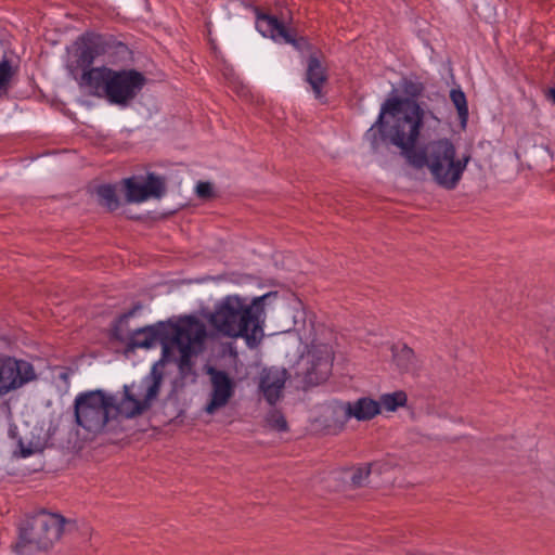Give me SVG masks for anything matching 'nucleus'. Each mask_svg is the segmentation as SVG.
Listing matches in <instances>:
<instances>
[{"mask_svg":"<svg viewBox=\"0 0 555 555\" xmlns=\"http://www.w3.org/2000/svg\"><path fill=\"white\" fill-rule=\"evenodd\" d=\"M392 359L397 367L402 372H413L416 367L414 352L403 344L391 347Z\"/></svg>","mask_w":555,"mask_h":555,"instance_id":"nucleus-17","label":"nucleus"},{"mask_svg":"<svg viewBox=\"0 0 555 555\" xmlns=\"http://www.w3.org/2000/svg\"><path fill=\"white\" fill-rule=\"evenodd\" d=\"M95 194L102 206L113 211L119 207V199L116 194V188L112 184H101L95 189Z\"/></svg>","mask_w":555,"mask_h":555,"instance_id":"nucleus-18","label":"nucleus"},{"mask_svg":"<svg viewBox=\"0 0 555 555\" xmlns=\"http://www.w3.org/2000/svg\"><path fill=\"white\" fill-rule=\"evenodd\" d=\"M406 402V395L403 391H396L392 393H385L380 397L379 409L384 408L387 411H396L399 406H403Z\"/></svg>","mask_w":555,"mask_h":555,"instance_id":"nucleus-20","label":"nucleus"},{"mask_svg":"<svg viewBox=\"0 0 555 555\" xmlns=\"http://www.w3.org/2000/svg\"><path fill=\"white\" fill-rule=\"evenodd\" d=\"M276 427L280 429V430H284L286 429V421L282 417V416H279L278 420H276Z\"/></svg>","mask_w":555,"mask_h":555,"instance_id":"nucleus-24","label":"nucleus"},{"mask_svg":"<svg viewBox=\"0 0 555 555\" xmlns=\"http://www.w3.org/2000/svg\"><path fill=\"white\" fill-rule=\"evenodd\" d=\"M470 160V155L456 156L455 145L449 139L428 142L411 157L410 165L415 169L426 167L433 180L446 190H454L461 181Z\"/></svg>","mask_w":555,"mask_h":555,"instance_id":"nucleus-6","label":"nucleus"},{"mask_svg":"<svg viewBox=\"0 0 555 555\" xmlns=\"http://www.w3.org/2000/svg\"><path fill=\"white\" fill-rule=\"evenodd\" d=\"M122 183L128 203H142L150 197H160L165 191L164 180L154 173H149L143 183H139L135 177L127 178Z\"/></svg>","mask_w":555,"mask_h":555,"instance_id":"nucleus-9","label":"nucleus"},{"mask_svg":"<svg viewBox=\"0 0 555 555\" xmlns=\"http://www.w3.org/2000/svg\"><path fill=\"white\" fill-rule=\"evenodd\" d=\"M137 310L138 308H133L118 318L112 330L113 337L120 341L128 340L131 349H149L160 344L163 360L177 361L182 372L191 370L192 357L202 350L206 338L204 323L190 315L177 323L159 322L127 333L124 327Z\"/></svg>","mask_w":555,"mask_h":555,"instance_id":"nucleus-1","label":"nucleus"},{"mask_svg":"<svg viewBox=\"0 0 555 555\" xmlns=\"http://www.w3.org/2000/svg\"><path fill=\"white\" fill-rule=\"evenodd\" d=\"M340 409L346 420L369 421L380 413L379 403L370 398H360L354 402H344Z\"/></svg>","mask_w":555,"mask_h":555,"instance_id":"nucleus-13","label":"nucleus"},{"mask_svg":"<svg viewBox=\"0 0 555 555\" xmlns=\"http://www.w3.org/2000/svg\"><path fill=\"white\" fill-rule=\"evenodd\" d=\"M269 294L249 300L238 295H229L216 305L210 314V325L229 338H244L250 349L257 348L264 333V300Z\"/></svg>","mask_w":555,"mask_h":555,"instance_id":"nucleus-5","label":"nucleus"},{"mask_svg":"<svg viewBox=\"0 0 555 555\" xmlns=\"http://www.w3.org/2000/svg\"><path fill=\"white\" fill-rule=\"evenodd\" d=\"M196 194L201 198H208L212 194V186L209 182H198L196 185Z\"/></svg>","mask_w":555,"mask_h":555,"instance_id":"nucleus-22","label":"nucleus"},{"mask_svg":"<svg viewBox=\"0 0 555 555\" xmlns=\"http://www.w3.org/2000/svg\"><path fill=\"white\" fill-rule=\"evenodd\" d=\"M65 524L67 519L62 515L40 512L20 528L16 548L23 552L26 546L34 545L37 550H48L61 538Z\"/></svg>","mask_w":555,"mask_h":555,"instance_id":"nucleus-7","label":"nucleus"},{"mask_svg":"<svg viewBox=\"0 0 555 555\" xmlns=\"http://www.w3.org/2000/svg\"><path fill=\"white\" fill-rule=\"evenodd\" d=\"M31 363L12 357L0 356V396H7L36 379Z\"/></svg>","mask_w":555,"mask_h":555,"instance_id":"nucleus-8","label":"nucleus"},{"mask_svg":"<svg viewBox=\"0 0 555 555\" xmlns=\"http://www.w3.org/2000/svg\"><path fill=\"white\" fill-rule=\"evenodd\" d=\"M376 472V464L344 468L337 473L339 481L350 486H361L364 482H373L371 475Z\"/></svg>","mask_w":555,"mask_h":555,"instance_id":"nucleus-15","label":"nucleus"},{"mask_svg":"<svg viewBox=\"0 0 555 555\" xmlns=\"http://www.w3.org/2000/svg\"><path fill=\"white\" fill-rule=\"evenodd\" d=\"M423 109L413 100L387 99L376 122L366 131L365 139L373 150H377L380 142L389 141L401 150L410 164L411 157L420 151L415 144L423 126Z\"/></svg>","mask_w":555,"mask_h":555,"instance_id":"nucleus-4","label":"nucleus"},{"mask_svg":"<svg viewBox=\"0 0 555 555\" xmlns=\"http://www.w3.org/2000/svg\"><path fill=\"white\" fill-rule=\"evenodd\" d=\"M13 75L14 69L10 61L2 60L0 62V98L8 93Z\"/></svg>","mask_w":555,"mask_h":555,"instance_id":"nucleus-21","label":"nucleus"},{"mask_svg":"<svg viewBox=\"0 0 555 555\" xmlns=\"http://www.w3.org/2000/svg\"><path fill=\"white\" fill-rule=\"evenodd\" d=\"M550 98L553 101V103L555 104V88L550 90Z\"/></svg>","mask_w":555,"mask_h":555,"instance_id":"nucleus-25","label":"nucleus"},{"mask_svg":"<svg viewBox=\"0 0 555 555\" xmlns=\"http://www.w3.org/2000/svg\"><path fill=\"white\" fill-rule=\"evenodd\" d=\"M208 374L210 376L211 393L205 410L208 414H214L228 404L234 395L235 384L223 371L210 367Z\"/></svg>","mask_w":555,"mask_h":555,"instance_id":"nucleus-10","label":"nucleus"},{"mask_svg":"<svg viewBox=\"0 0 555 555\" xmlns=\"http://www.w3.org/2000/svg\"><path fill=\"white\" fill-rule=\"evenodd\" d=\"M306 80L311 86L314 96L321 99L323 96L322 87L327 81V74L317 56L312 55L308 60Z\"/></svg>","mask_w":555,"mask_h":555,"instance_id":"nucleus-14","label":"nucleus"},{"mask_svg":"<svg viewBox=\"0 0 555 555\" xmlns=\"http://www.w3.org/2000/svg\"><path fill=\"white\" fill-rule=\"evenodd\" d=\"M285 382L286 371L284 369L263 370L259 387L269 404L273 405L280 400Z\"/></svg>","mask_w":555,"mask_h":555,"instance_id":"nucleus-12","label":"nucleus"},{"mask_svg":"<svg viewBox=\"0 0 555 555\" xmlns=\"http://www.w3.org/2000/svg\"><path fill=\"white\" fill-rule=\"evenodd\" d=\"M20 452L22 457H28L33 455L36 452V449H34L31 446L25 447L23 442H20Z\"/></svg>","mask_w":555,"mask_h":555,"instance_id":"nucleus-23","label":"nucleus"},{"mask_svg":"<svg viewBox=\"0 0 555 555\" xmlns=\"http://www.w3.org/2000/svg\"><path fill=\"white\" fill-rule=\"evenodd\" d=\"M311 357V366L307 369L306 379L309 384H320L324 382L331 373L332 359L328 352L317 360L314 359V354Z\"/></svg>","mask_w":555,"mask_h":555,"instance_id":"nucleus-16","label":"nucleus"},{"mask_svg":"<svg viewBox=\"0 0 555 555\" xmlns=\"http://www.w3.org/2000/svg\"><path fill=\"white\" fill-rule=\"evenodd\" d=\"M257 30L267 38H271L275 42H285L296 46V40L287 30L284 24L275 16L257 11L256 20Z\"/></svg>","mask_w":555,"mask_h":555,"instance_id":"nucleus-11","label":"nucleus"},{"mask_svg":"<svg viewBox=\"0 0 555 555\" xmlns=\"http://www.w3.org/2000/svg\"><path fill=\"white\" fill-rule=\"evenodd\" d=\"M450 99L455 106L462 128L466 127L468 120V106L465 93L461 89H452Z\"/></svg>","mask_w":555,"mask_h":555,"instance_id":"nucleus-19","label":"nucleus"},{"mask_svg":"<svg viewBox=\"0 0 555 555\" xmlns=\"http://www.w3.org/2000/svg\"><path fill=\"white\" fill-rule=\"evenodd\" d=\"M163 374L154 366L139 383L124 386L121 396L101 389L80 392L74 401L77 425L90 433H99L111 417L121 414L128 418L142 414L158 396Z\"/></svg>","mask_w":555,"mask_h":555,"instance_id":"nucleus-2","label":"nucleus"},{"mask_svg":"<svg viewBox=\"0 0 555 555\" xmlns=\"http://www.w3.org/2000/svg\"><path fill=\"white\" fill-rule=\"evenodd\" d=\"M105 53V46L98 38L81 39L76 43L67 67L74 75L82 69L81 85L94 95H105L111 104L127 106L140 93L145 77L135 69L114 70L106 66L91 67Z\"/></svg>","mask_w":555,"mask_h":555,"instance_id":"nucleus-3","label":"nucleus"}]
</instances>
